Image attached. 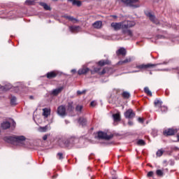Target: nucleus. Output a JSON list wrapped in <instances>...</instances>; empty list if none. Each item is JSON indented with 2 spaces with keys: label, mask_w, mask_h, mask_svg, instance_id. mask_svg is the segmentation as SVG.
I'll use <instances>...</instances> for the list:
<instances>
[{
  "label": "nucleus",
  "mask_w": 179,
  "mask_h": 179,
  "mask_svg": "<svg viewBox=\"0 0 179 179\" xmlns=\"http://www.w3.org/2000/svg\"><path fill=\"white\" fill-rule=\"evenodd\" d=\"M69 30L71 33H78L80 31V27L79 26H71L69 27Z\"/></svg>",
  "instance_id": "ddd939ff"
},
{
  "label": "nucleus",
  "mask_w": 179,
  "mask_h": 179,
  "mask_svg": "<svg viewBox=\"0 0 179 179\" xmlns=\"http://www.w3.org/2000/svg\"><path fill=\"white\" fill-rule=\"evenodd\" d=\"M48 79H52L57 76V73L55 71H51L46 75Z\"/></svg>",
  "instance_id": "aec40b11"
},
{
  "label": "nucleus",
  "mask_w": 179,
  "mask_h": 179,
  "mask_svg": "<svg viewBox=\"0 0 179 179\" xmlns=\"http://www.w3.org/2000/svg\"><path fill=\"white\" fill-rule=\"evenodd\" d=\"M48 129H51V127L50 126V124H47L45 127H41L38 129L39 132H47V131H48Z\"/></svg>",
  "instance_id": "dca6fc26"
},
{
  "label": "nucleus",
  "mask_w": 179,
  "mask_h": 179,
  "mask_svg": "<svg viewBox=\"0 0 179 179\" xmlns=\"http://www.w3.org/2000/svg\"><path fill=\"white\" fill-rule=\"evenodd\" d=\"M125 118H134L135 117V113L132 109H129L124 113Z\"/></svg>",
  "instance_id": "1a4fd4ad"
},
{
  "label": "nucleus",
  "mask_w": 179,
  "mask_h": 179,
  "mask_svg": "<svg viewBox=\"0 0 179 179\" xmlns=\"http://www.w3.org/2000/svg\"><path fill=\"white\" fill-rule=\"evenodd\" d=\"M144 92L145 93H146L148 96H152V92L150 91V90H149V87H145L144 88Z\"/></svg>",
  "instance_id": "cd10ccee"
},
{
  "label": "nucleus",
  "mask_w": 179,
  "mask_h": 179,
  "mask_svg": "<svg viewBox=\"0 0 179 179\" xmlns=\"http://www.w3.org/2000/svg\"><path fill=\"white\" fill-rule=\"evenodd\" d=\"M77 142H79V140L78 138H71L69 140H66V141H63L64 145L60 143V146H62V148H71Z\"/></svg>",
  "instance_id": "7ed1b4c3"
},
{
  "label": "nucleus",
  "mask_w": 179,
  "mask_h": 179,
  "mask_svg": "<svg viewBox=\"0 0 179 179\" xmlns=\"http://www.w3.org/2000/svg\"><path fill=\"white\" fill-rule=\"evenodd\" d=\"M113 117L115 122H117L118 121H121V117H120L119 113L113 114Z\"/></svg>",
  "instance_id": "5701e85b"
},
{
  "label": "nucleus",
  "mask_w": 179,
  "mask_h": 179,
  "mask_svg": "<svg viewBox=\"0 0 179 179\" xmlns=\"http://www.w3.org/2000/svg\"><path fill=\"white\" fill-rule=\"evenodd\" d=\"M69 1H70V2H73V0H69Z\"/></svg>",
  "instance_id": "864d4df0"
},
{
  "label": "nucleus",
  "mask_w": 179,
  "mask_h": 179,
  "mask_svg": "<svg viewBox=\"0 0 179 179\" xmlns=\"http://www.w3.org/2000/svg\"><path fill=\"white\" fill-rule=\"evenodd\" d=\"M73 5H76V6H82V1L78 0H73Z\"/></svg>",
  "instance_id": "a878e982"
},
{
  "label": "nucleus",
  "mask_w": 179,
  "mask_h": 179,
  "mask_svg": "<svg viewBox=\"0 0 179 179\" xmlns=\"http://www.w3.org/2000/svg\"><path fill=\"white\" fill-rule=\"evenodd\" d=\"M177 138H178V141L179 142V135L177 136Z\"/></svg>",
  "instance_id": "3c124183"
},
{
  "label": "nucleus",
  "mask_w": 179,
  "mask_h": 179,
  "mask_svg": "<svg viewBox=\"0 0 179 179\" xmlns=\"http://www.w3.org/2000/svg\"><path fill=\"white\" fill-rule=\"evenodd\" d=\"M107 64H108V61L101 60L99 62V65H100V66H104V65H107Z\"/></svg>",
  "instance_id": "bb28decb"
},
{
  "label": "nucleus",
  "mask_w": 179,
  "mask_h": 179,
  "mask_svg": "<svg viewBox=\"0 0 179 179\" xmlns=\"http://www.w3.org/2000/svg\"><path fill=\"white\" fill-rule=\"evenodd\" d=\"M57 114L60 117H65L66 115V108L64 106H60L57 108Z\"/></svg>",
  "instance_id": "423d86ee"
},
{
  "label": "nucleus",
  "mask_w": 179,
  "mask_h": 179,
  "mask_svg": "<svg viewBox=\"0 0 179 179\" xmlns=\"http://www.w3.org/2000/svg\"><path fill=\"white\" fill-rule=\"evenodd\" d=\"M40 5L44 8L45 10H51V8L45 3H41Z\"/></svg>",
  "instance_id": "393cba45"
},
{
  "label": "nucleus",
  "mask_w": 179,
  "mask_h": 179,
  "mask_svg": "<svg viewBox=\"0 0 179 179\" xmlns=\"http://www.w3.org/2000/svg\"><path fill=\"white\" fill-rule=\"evenodd\" d=\"M71 73H76V69H72Z\"/></svg>",
  "instance_id": "de8ad7c7"
},
{
  "label": "nucleus",
  "mask_w": 179,
  "mask_h": 179,
  "mask_svg": "<svg viewBox=\"0 0 179 179\" xmlns=\"http://www.w3.org/2000/svg\"><path fill=\"white\" fill-rule=\"evenodd\" d=\"M62 90H64V87H59L55 90H53L52 91V94L53 96H58V94H59V93H61V92H62Z\"/></svg>",
  "instance_id": "f8f14e48"
},
{
  "label": "nucleus",
  "mask_w": 179,
  "mask_h": 179,
  "mask_svg": "<svg viewBox=\"0 0 179 179\" xmlns=\"http://www.w3.org/2000/svg\"><path fill=\"white\" fill-rule=\"evenodd\" d=\"M99 139H105L106 141H110L113 138V135H107V133L103 131L98 132Z\"/></svg>",
  "instance_id": "39448f33"
},
{
  "label": "nucleus",
  "mask_w": 179,
  "mask_h": 179,
  "mask_svg": "<svg viewBox=\"0 0 179 179\" xmlns=\"http://www.w3.org/2000/svg\"><path fill=\"white\" fill-rule=\"evenodd\" d=\"M153 174H154L153 171H150L148 173L147 176L148 177H152Z\"/></svg>",
  "instance_id": "37998d69"
},
{
  "label": "nucleus",
  "mask_w": 179,
  "mask_h": 179,
  "mask_svg": "<svg viewBox=\"0 0 179 179\" xmlns=\"http://www.w3.org/2000/svg\"><path fill=\"white\" fill-rule=\"evenodd\" d=\"M160 108L162 113H166L168 110L167 106H161Z\"/></svg>",
  "instance_id": "72a5a7b5"
},
{
  "label": "nucleus",
  "mask_w": 179,
  "mask_h": 179,
  "mask_svg": "<svg viewBox=\"0 0 179 179\" xmlns=\"http://www.w3.org/2000/svg\"><path fill=\"white\" fill-rule=\"evenodd\" d=\"M135 26V22L134 21H124L121 22H112L110 27L115 31H118V30L122 29V33L125 34V36H129V37H134V34L132 31L129 29L131 27H134Z\"/></svg>",
  "instance_id": "f257e3e1"
},
{
  "label": "nucleus",
  "mask_w": 179,
  "mask_h": 179,
  "mask_svg": "<svg viewBox=\"0 0 179 179\" xmlns=\"http://www.w3.org/2000/svg\"><path fill=\"white\" fill-rule=\"evenodd\" d=\"M83 108V106L80 105H78L76 108V111H77V113H82V109Z\"/></svg>",
  "instance_id": "c756f323"
},
{
  "label": "nucleus",
  "mask_w": 179,
  "mask_h": 179,
  "mask_svg": "<svg viewBox=\"0 0 179 179\" xmlns=\"http://www.w3.org/2000/svg\"><path fill=\"white\" fill-rule=\"evenodd\" d=\"M113 179H117V178H113Z\"/></svg>",
  "instance_id": "5fc2aeb1"
},
{
  "label": "nucleus",
  "mask_w": 179,
  "mask_h": 179,
  "mask_svg": "<svg viewBox=\"0 0 179 179\" xmlns=\"http://www.w3.org/2000/svg\"><path fill=\"white\" fill-rule=\"evenodd\" d=\"M66 19H68L71 22H73V20H76V19H75L73 17L66 16Z\"/></svg>",
  "instance_id": "4c0bfd02"
},
{
  "label": "nucleus",
  "mask_w": 179,
  "mask_h": 179,
  "mask_svg": "<svg viewBox=\"0 0 179 179\" xmlns=\"http://www.w3.org/2000/svg\"><path fill=\"white\" fill-rule=\"evenodd\" d=\"M90 106L92 107H96V106H97V103L95 101H92L90 103Z\"/></svg>",
  "instance_id": "ea45409f"
},
{
  "label": "nucleus",
  "mask_w": 179,
  "mask_h": 179,
  "mask_svg": "<svg viewBox=\"0 0 179 179\" xmlns=\"http://www.w3.org/2000/svg\"><path fill=\"white\" fill-rule=\"evenodd\" d=\"M122 96L124 98V99H129V97L131 96V94H129V92H124L122 93Z\"/></svg>",
  "instance_id": "c85d7f7f"
},
{
  "label": "nucleus",
  "mask_w": 179,
  "mask_h": 179,
  "mask_svg": "<svg viewBox=\"0 0 179 179\" xmlns=\"http://www.w3.org/2000/svg\"><path fill=\"white\" fill-rule=\"evenodd\" d=\"M138 121L141 124H143V119H142V117H138Z\"/></svg>",
  "instance_id": "c03bdc74"
},
{
  "label": "nucleus",
  "mask_w": 179,
  "mask_h": 179,
  "mask_svg": "<svg viewBox=\"0 0 179 179\" xmlns=\"http://www.w3.org/2000/svg\"><path fill=\"white\" fill-rule=\"evenodd\" d=\"M53 1H58V0H53Z\"/></svg>",
  "instance_id": "4d7b16f0"
},
{
  "label": "nucleus",
  "mask_w": 179,
  "mask_h": 179,
  "mask_svg": "<svg viewBox=\"0 0 179 179\" xmlns=\"http://www.w3.org/2000/svg\"><path fill=\"white\" fill-rule=\"evenodd\" d=\"M1 128L3 129H8V128H10V123L8 121L3 122L1 123Z\"/></svg>",
  "instance_id": "412c9836"
},
{
  "label": "nucleus",
  "mask_w": 179,
  "mask_h": 179,
  "mask_svg": "<svg viewBox=\"0 0 179 179\" xmlns=\"http://www.w3.org/2000/svg\"><path fill=\"white\" fill-rule=\"evenodd\" d=\"M106 73V69H104L102 72L101 73V75H104Z\"/></svg>",
  "instance_id": "49530a36"
},
{
  "label": "nucleus",
  "mask_w": 179,
  "mask_h": 179,
  "mask_svg": "<svg viewBox=\"0 0 179 179\" xmlns=\"http://www.w3.org/2000/svg\"><path fill=\"white\" fill-rule=\"evenodd\" d=\"M85 93H86V90L77 91V94H78V96H80V94H83Z\"/></svg>",
  "instance_id": "58836bf2"
},
{
  "label": "nucleus",
  "mask_w": 179,
  "mask_h": 179,
  "mask_svg": "<svg viewBox=\"0 0 179 179\" xmlns=\"http://www.w3.org/2000/svg\"><path fill=\"white\" fill-rule=\"evenodd\" d=\"M92 26L94 29H101V26H103V22L101 21H96L92 24Z\"/></svg>",
  "instance_id": "2eb2a0df"
},
{
  "label": "nucleus",
  "mask_w": 179,
  "mask_h": 179,
  "mask_svg": "<svg viewBox=\"0 0 179 179\" xmlns=\"http://www.w3.org/2000/svg\"><path fill=\"white\" fill-rule=\"evenodd\" d=\"M100 72V68H96L94 70H91V73L93 75L96 73Z\"/></svg>",
  "instance_id": "473e14b6"
},
{
  "label": "nucleus",
  "mask_w": 179,
  "mask_h": 179,
  "mask_svg": "<svg viewBox=\"0 0 179 179\" xmlns=\"http://www.w3.org/2000/svg\"><path fill=\"white\" fill-rule=\"evenodd\" d=\"M74 110L73 102H69L66 106V110L68 113H72V110Z\"/></svg>",
  "instance_id": "a211bd4d"
},
{
  "label": "nucleus",
  "mask_w": 179,
  "mask_h": 179,
  "mask_svg": "<svg viewBox=\"0 0 179 179\" xmlns=\"http://www.w3.org/2000/svg\"><path fill=\"white\" fill-rule=\"evenodd\" d=\"M116 55H123L124 57H125V55H127V50H125V48H121L117 51H116Z\"/></svg>",
  "instance_id": "4468645a"
},
{
  "label": "nucleus",
  "mask_w": 179,
  "mask_h": 179,
  "mask_svg": "<svg viewBox=\"0 0 179 179\" xmlns=\"http://www.w3.org/2000/svg\"><path fill=\"white\" fill-rule=\"evenodd\" d=\"M87 122V121L84 117H80L78 119V123L80 124V125H82V127H85V125H86Z\"/></svg>",
  "instance_id": "4be33fe9"
},
{
  "label": "nucleus",
  "mask_w": 179,
  "mask_h": 179,
  "mask_svg": "<svg viewBox=\"0 0 179 179\" xmlns=\"http://www.w3.org/2000/svg\"><path fill=\"white\" fill-rule=\"evenodd\" d=\"M57 156L59 157V160H62V159H64V156H63L62 153H61V152H59L57 154Z\"/></svg>",
  "instance_id": "a19ab883"
},
{
  "label": "nucleus",
  "mask_w": 179,
  "mask_h": 179,
  "mask_svg": "<svg viewBox=\"0 0 179 179\" xmlns=\"http://www.w3.org/2000/svg\"><path fill=\"white\" fill-rule=\"evenodd\" d=\"M156 173H157V175H158L159 176H163V171L160 169L157 170Z\"/></svg>",
  "instance_id": "c9c22d12"
},
{
  "label": "nucleus",
  "mask_w": 179,
  "mask_h": 179,
  "mask_svg": "<svg viewBox=\"0 0 179 179\" xmlns=\"http://www.w3.org/2000/svg\"><path fill=\"white\" fill-rule=\"evenodd\" d=\"M33 2H34V0H27L25 3H27V5H31L33 4Z\"/></svg>",
  "instance_id": "e433bc0d"
},
{
  "label": "nucleus",
  "mask_w": 179,
  "mask_h": 179,
  "mask_svg": "<svg viewBox=\"0 0 179 179\" xmlns=\"http://www.w3.org/2000/svg\"><path fill=\"white\" fill-rule=\"evenodd\" d=\"M164 151L162 150H159L157 152V156H158V157H160L161 156L163 155Z\"/></svg>",
  "instance_id": "f704fd0d"
},
{
  "label": "nucleus",
  "mask_w": 179,
  "mask_h": 179,
  "mask_svg": "<svg viewBox=\"0 0 179 179\" xmlns=\"http://www.w3.org/2000/svg\"><path fill=\"white\" fill-rule=\"evenodd\" d=\"M177 132V129H168L165 131H164V135H166V136H170L171 135H174Z\"/></svg>",
  "instance_id": "9d476101"
},
{
  "label": "nucleus",
  "mask_w": 179,
  "mask_h": 179,
  "mask_svg": "<svg viewBox=\"0 0 179 179\" xmlns=\"http://www.w3.org/2000/svg\"><path fill=\"white\" fill-rule=\"evenodd\" d=\"M90 71V69L87 68L86 66H83L78 71V75H86L87 72Z\"/></svg>",
  "instance_id": "6e6552de"
},
{
  "label": "nucleus",
  "mask_w": 179,
  "mask_h": 179,
  "mask_svg": "<svg viewBox=\"0 0 179 179\" xmlns=\"http://www.w3.org/2000/svg\"><path fill=\"white\" fill-rule=\"evenodd\" d=\"M138 145H139L140 146H145V141L143 140H138L137 142Z\"/></svg>",
  "instance_id": "2f4dec72"
},
{
  "label": "nucleus",
  "mask_w": 179,
  "mask_h": 179,
  "mask_svg": "<svg viewBox=\"0 0 179 179\" xmlns=\"http://www.w3.org/2000/svg\"><path fill=\"white\" fill-rule=\"evenodd\" d=\"M128 124L130 125V126H132V125H134V122L129 120V121L128 122Z\"/></svg>",
  "instance_id": "a18cd8bd"
},
{
  "label": "nucleus",
  "mask_w": 179,
  "mask_h": 179,
  "mask_svg": "<svg viewBox=\"0 0 179 179\" xmlns=\"http://www.w3.org/2000/svg\"><path fill=\"white\" fill-rule=\"evenodd\" d=\"M8 139L11 143H15V145H19V146H23L24 145V141H26V137L23 136H10Z\"/></svg>",
  "instance_id": "f03ea898"
},
{
  "label": "nucleus",
  "mask_w": 179,
  "mask_h": 179,
  "mask_svg": "<svg viewBox=\"0 0 179 179\" xmlns=\"http://www.w3.org/2000/svg\"><path fill=\"white\" fill-rule=\"evenodd\" d=\"M136 72H139V71H131V73H135Z\"/></svg>",
  "instance_id": "09e8293b"
},
{
  "label": "nucleus",
  "mask_w": 179,
  "mask_h": 179,
  "mask_svg": "<svg viewBox=\"0 0 179 179\" xmlns=\"http://www.w3.org/2000/svg\"><path fill=\"white\" fill-rule=\"evenodd\" d=\"M10 104L12 106H16V97L13 96L10 99Z\"/></svg>",
  "instance_id": "7c9ffc66"
},
{
  "label": "nucleus",
  "mask_w": 179,
  "mask_h": 179,
  "mask_svg": "<svg viewBox=\"0 0 179 179\" xmlns=\"http://www.w3.org/2000/svg\"><path fill=\"white\" fill-rule=\"evenodd\" d=\"M43 115L45 118H48V115L51 114V110L47 108L43 109Z\"/></svg>",
  "instance_id": "f3484780"
},
{
  "label": "nucleus",
  "mask_w": 179,
  "mask_h": 179,
  "mask_svg": "<svg viewBox=\"0 0 179 179\" xmlns=\"http://www.w3.org/2000/svg\"><path fill=\"white\" fill-rule=\"evenodd\" d=\"M50 136V134H45V135H44V136H43V139L44 141H47L48 136Z\"/></svg>",
  "instance_id": "79ce46f5"
},
{
  "label": "nucleus",
  "mask_w": 179,
  "mask_h": 179,
  "mask_svg": "<svg viewBox=\"0 0 179 179\" xmlns=\"http://www.w3.org/2000/svg\"><path fill=\"white\" fill-rule=\"evenodd\" d=\"M29 98H30V99H33V96H30Z\"/></svg>",
  "instance_id": "603ef678"
},
{
  "label": "nucleus",
  "mask_w": 179,
  "mask_h": 179,
  "mask_svg": "<svg viewBox=\"0 0 179 179\" xmlns=\"http://www.w3.org/2000/svg\"><path fill=\"white\" fill-rule=\"evenodd\" d=\"M131 61H132V59L131 57H128L123 61L118 62L117 65H124V64H129V62H131Z\"/></svg>",
  "instance_id": "6ab92c4d"
},
{
  "label": "nucleus",
  "mask_w": 179,
  "mask_h": 179,
  "mask_svg": "<svg viewBox=\"0 0 179 179\" xmlns=\"http://www.w3.org/2000/svg\"><path fill=\"white\" fill-rule=\"evenodd\" d=\"M147 16L149 17L151 22H152L153 23H155V24H159V20H157V19H156V17L152 15V13H148L147 14Z\"/></svg>",
  "instance_id": "9b49d317"
},
{
  "label": "nucleus",
  "mask_w": 179,
  "mask_h": 179,
  "mask_svg": "<svg viewBox=\"0 0 179 179\" xmlns=\"http://www.w3.org/2000/svg\"><path fill=\"white\" fill-rule=\"evenodd\" d=\"M150 75H152V72H150Z\"/></svg>",
  "instance_id": "6e6d98bb"
},
{
  "label": "nucleus",
  "mask_w": 179,
  "mask_h": 179,
  "mask_svg": "<svg viewBox=\"0 0 179 179\" xmlns=\"http://www.w3.org/2000/svg\"><path fill=\"white\" fill-rule=\"evenodd\" d=\"M156 66H157V64H141V65L136 66V68L138 69H148L150 68H155Z\"/></svg>",
  "instance_id": "0eeeda50"
},
{
  "label": "nucleus",
  "mask_w": 179,
  "mask_h": 179,
  "mask_svg": "<svg viewBox=\"0 0 179 179\" xmlns=\"http://www.w3.org/2000/svg\"><path fill=\"white\" fill-rule=\"evenodd\" d=\"M113 17L115 18V17H117V15H113Z\"/></svg>",
  "instance_id": "8fccbe9b"
},
{
  "label": "nucleus",
  "mask_w": 179,
  "mask_h": 179,
  "mask_svg": "<svg viewBox=\"0 0 179 179\" xmlns=\"http://www.w3.org/2000/svg\"><path fill=\"white\" fill-rule=\"evenodd\" d=\"M122 2L130 8H139V0H122Z\"/></svg>",
  "instance_id": "20e7f679"
},
{
  "label": "nucleus",
  "mask_w": 179,
  "mask_h": 179,
  "mask_svg": "<svg viewBox=\"0 0 179 179\" xmlns=\"http://www.w3.org/2000/svg\"><path fill=\"white\" fill-rule=\"evenodd\" d=\"M154 104L155 106V107H162V105L163 104V102L159 99H156L154 101Z\"/></svg>",
  "instance_id": "b1692460"
}]
</instances>
